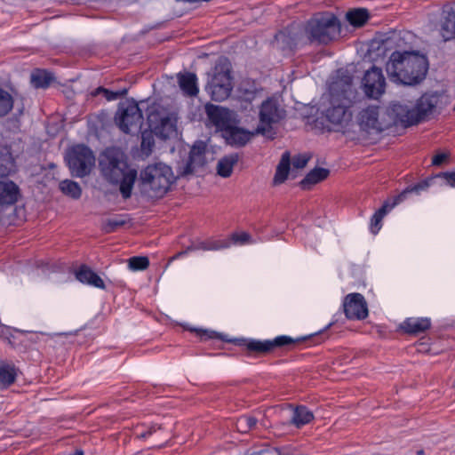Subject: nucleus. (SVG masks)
<instances>
[{
  "label": "nucleus",
  "mask_w": 455,
  "mask_h": 455,
  "mask_svg": "<svg viewBox=\"0 0 455 455\" xmlns=\"http://www.w3.org/2000/svg\"><path fill=\"white\" fill-rule=\"evenodd\" d=\"M350 85H351V78H348V81L347 82V86L348 89H350Z\"/></svg>",
  "instance_id": "3c124183"
},
{
  "label": "nucleus",
  "mask_w": 455,
  "mask_h": 455,
  "mask_svg": "<svg viewBox=\"0 0 455 455\" xmlns=\"http://www.w3.org/2000/svg\"><path fill=\"white\" fill-rule=\"evenodd\" d=\"M291 165V155L288 151L282 155L281 160L276 166L275 173L274 176L273 183L280 185L283 183L289 175Z\"/></svg>",
  "instance_id": "a878e982"
},
{
  "label": "nucleus",
  "mask_w": 455,
  "mask_h": 455,
  "mask_svg": "<svg viewBox=\"0 0 455 455\" xmlns=\"http://www.w3.org/2000/svg\"><path fill=\"white\" fill-rule=\"evenodd\" d=\"M427 58L415 52L395 51L386 64L391 80L409 85L421 82L427 75Z\"/></svg>",
  "instance_id": "f03ea898"
},
{
  "label": "nucleus",
  "mask_w": 455,
  "mask_h": 455,
  "mask_svg": "<svg viewBox=\"0 0 455 455\" xmlns=\"http://www.w3.org/2000/svg\"><path fill=\"white\" fill-rule=\"evenodd\" d=\"M4 167V172H9L12 167H13V159L12 157V155L6 151L5 155L4 156L3 159L0 158V167Z\"/></svg>",
  "instance_id": "37998d69"
},
{
  "label": "nucleus",
  "mask_w": 455,
  "mask_h": 455,
  "mask_svg": "<svg viewBox=\"0 0 455 455\" xmlns=\"http://www.w3.org/2000/svg\"><path fill=\"white\" fill-rule=\"evenodd\" d=\"M256 134V130L254 132H250L246 129L238 127L237 124H231L225 132H222V136L226 140L227 143L235 147L244 146Z\"/></svg>",
  "instance_id": "a211bd4d"
},
{
  "label": "nucleus",
  "mask_w": 455,
  "mask_h": 455,
  "mask_svg": "<svg viewBox=\"0 0 455 455\" xmlns=\"http://www.w3.org/2000/svg\"><path fill=\"white\" fill-rule=\"evenodd\" d=\"M189 251H190V250H188V247L185 251H180V252L176 253L174 256L170 258L169 264L171 262H172L173 260L178 259L187 255Z\"/></svg>",
  "instance_id": "09e8293b"
},
{
  "label": "nucleus",
  "mask_w": 455,
  "mask_h": 455,
  "mask_svg": "<svg viewBox=\"0 0 455 455\" xmlns=\"http://www.w3.org/2000/svg\"><path fill=\"white\" fill-rule=\"evenodd\" d=\"M286 115L285 109L274 97L263 100L259 107V124L256 133L268 136L272 133L274 126L278 124Z\"/></svg>",
  "instance_id": "0eeeda50"
},
{
  "label": "nucleus",
  "mask_w": 455,
  "mask_h": 455,
  "mask_svg": "<svg viewBox=\"0 0 455 455\" xmlns=\"http://www.w3.org/2000/svg\"><path fill=\"white\" fill-rule=\"evenodd\" d=\"M206 146L204 142L196 143L190 150L189 160L187 165L188 172H193L197 168L206 164L205 159Z\"/></svg>",
  "instance_id": "aec40b11"
},
{
  "label": "nucleus",
  "mask_w": 455,
  "mask_h": 455,
  "mask_svg": "<svg viewBox=\"0 0 455 455\" xmlns=\"http://www.w3.org/2000/svg\"><path fill=\"white\" fill-rule=\"evenodd\" d=\"M228 244L223 243L217 241H200L196 243H193L190 246H188V250L190 251L204 250V251H215L228 247Z\"/></svg>",
  "instance_id": "2f4dec72"
},
{
  "label": "nucleus",
  "mask_w": 455,
  "mask_h": 455,
  "mask_svg": "<svg viewBox=\"0 0 455 455\" xmlns=\"http://www.w3.org/2000/svg\"><path fill=\"white\" fill-rule=\"evenodd\" d=\"M99 165L102 176L109 183L119 185L122 197L130 198L138 172L127 163L125 155L119 149L108 148L100 156Z\"/></svg>",
  "instance_id": "f257e3e1"
},
{
  "label": "nucleus",
  "mask_w": 455,
  "mask_h": 455,
  "mask_svg": "<svg viewBox=\"0 0 455 455\" xmlns=\"http://www.w3.org/2000/svg\"><path fill=\"white\" fill-rule=\"evenodd\" d=\"M124 223L125 221L122 219H108L102 223V230L105 233H112L115 232L117 228L123 226Z\"/></svg>",
  "instance_id": "a19ab883"
},
{
  "label": "nucleus",
  "mask_w": 455,
  "mask_h": 455,
  "mask_svg": "<svg viewBox=\"0 0 455 455\" xmlns=\"http://www.w3.org/2000/svg\"><path fill=\"white\" fill-rule=\"evenodd\" d=\"M74 455H84L82 451H76Z\"/></svg>",
  "instance_id": "603ef678"
},
{
  "label": "nucleus",
  "mask_w": 455,
  "mask_h": 455,
  "mask_svg": "<svg viewBox=\"0 0 455 455\" xmlns=\"http://www.w3.org/2000/svg\"><path fill=\"white\" fill-rule=\"evenodd\" d=\"M52 80V76L51 74L44 70H36L31 75V83L36 88L47 87Z\"/></svg>",
  "instance_id": "473e14b6"
},
{
  "label": "nucleus",
  "mask_w": 455,
  "mask_h": 455,
  "mask_svg": "<svg viewBox=\"0 0 455 455\" xmlns=\"http://www.w3.org/2000/svg\"><path fill=\"white\" fill-rule=\"evenodd\" d=\"M231 240L235 244L251 243V236L246 232L234 233L231 235Z\"/></svg>",
  "instance_id": "79ce46f5"
},
{
  "label": "nucleus",
  "mask_w": 455,
  "mask_h": 455,
  "mask_svg": "<svg viewBox=\"0 0 455 455\" xmlns=\"http://www.w3.org/2000/svg\"><path fill=\"white\" fill-rule=\"evenodd\" d=\"M148 121L152 132L162 139H168L176 133V119L164 111H150Z\"/></svg>",
  "instance_id": "f8f14e48"
},
{
  "label": "nucleus",
  "mask_w": 455,
  "mask_h": 455,
  "mask_svg": "<svg viewBox=\"0 0 455 455\" xmlns=\"http://www.w3.org/2000/svg\"><path fill=\"white\" fill-rule=\"evenodd\" d=\"M431 323L428 318H408L402 323V329L411 334H418L429 329Z\"/></svg>",
  "instance_id": "393cba45"
},
{
  "label": "nucleus",
  "mask_w": 455,
  "mask_h": 455,
  "mask_svg": "<svg viewBox=\"0 0 455 455\" xmlns=\"http://www.w3.org/2000/svg\"><path fill=\"white\" fill-rule=\"evenodd\" d=\"M200 337L202 339H220V336L219 333L212 331H200Z\"/></svg>",
  "instance_id": "a18cd8bd"
},
{
  "label": "nucleus",
  "mask_w": 455,
  "mask_h": 455,
  "mask_svg": "<svg viewBox=\"0 0 455 455\" xmlns=\"http://www.w3.org/2000/svg\"><path fill=\"white\" fill-rule=\"evenodd\" d=\"M233 89L231 68L226 59L220 60L212 70L206 85V91L212 100L222 101L228 98Z\"/></svg>",
  "instance_id": "423d86ee"
},
{
  "label": "nucleus",
  "mask_w": 455,
  "mask_h": 455,
  "mask_svg": "<svg viewBox=\"0 0 455 455\" xmlns=\"http://www.w3.org/2000/svg\"><path fill=\"white\" fill-rule=\"evenodd\" d=\"M302 340H304V338L294 339L289 336L282 335L275 338L273 340L251 339L246 341L245 347L251 352L264 354L272 351L275 347L287 346Z\"/></svg>",
  "instance_id": "f3484780"
},
{
  "label": "nucleus",
  "mask_w": 455,
  "mask_h": 455,
  "mask_svg": "<svg viewBox=\"0 0 455 455\" xmlns=\"http://www.w3.org/2000/svg\"><path fill=\"white\" fill-rule=\"evenodd\" d=\"M369 14L365 9H354L347 13V20L355 27L363 26L368 20Z\"/></svg>",
  "instance_id": "7c9ffc66"
},
{
  "label": "nucleus",
  "mask_w": 455,
  "mask_h": 455,
  "mask_svg": "<svg viewBox=\"0 0 455 455\" xmlns=\"http://www.w3.org/2000/svg\"><path fill=\"white\" fill-rule=\"evenodd\" d=\"M19 197L20 188L13 181H0V205L14 204Z\"/></svg>",
  "instance_id": "6ab92c4d"
},
{
  "label": "nucleus",
  "mask_w": 455,
  "mask_h": 455,
  "mask_svg": "<svg viewBox=\"0 0 455 455\" xmlns=\"http://www.w3.org/2000/svg\"><path fill=\"white\" fill-rule=\"evenodd\" d=\"M448 157V155L445 153H441L435 155L432 159V164L434 165H441Z\"/></svg>",
  "instance_id": "49530a36"
},
{
  "label": "nucleus",
  "mask_w": 455,
  "mask_h": 455,
  "mask_svg": "<svg viewBox=\"0 0 455 455\" xmlns=\"http://www.w3.org/2000/svg\"><path fill=\"white\" fill-rule=\"evenodd\" d=\"M66 161L71 173L79 178L88 175L95 164V156L92 151L84 146L73 147L66 156Z\"/></svg>",
  "instance_id": "9d476101"
},
{
  "label": "nucleus",
  "mask_w": 455,
  "mask_h": 455,
  "mask_svg": "<svg viewBox=\"0 0 455 455\" xmlns=\"http://www.w3.org/2000/svg\"><path fill=\"white\" fill-rule=\"evenodd\" d=\"M261 90L257 89L254 86L244 87L242 86L238 90L237 100L239 102V108L243 110H247L250 106L260 97Z\"/></svg>",
  "instance_id": "4be33fe9"
},
{
  "label": "nucleus",
  "mask_w": 455,
  "mask_h": 455,
  "mask_svg": "<svg viewBox=\"0 0 455 455\" xmlns=\"http://www.w3.org/2000/svg\"><path fill=\"white\" fill-rule=\"evenodd\" d=\"M304 32L310 43L328 44L339 36L340 24L331 12L317 13L307 22Z\"/></svg>",
  "instance_id": "20e7f679"
},
{
  "label": "nucleus",
  "mask_w": 455,
  "mask_h": 455,
  "mask_svg": "<svg viewBox=\"0 0 455 455\" xmlns=\"http://www.w3.org/2000/svg\"><path fill=\"white\" fill-rule=\"evenodd\" d=\"M13 103L11 93L0 88V117L6 116L12 109Z\"/></svg>",
  "instance_id": "f704fd0d"
},
{
  "label": "nucleus",
  "mask_w": 455,
  "mask_h": 455,
  "mask_svg": "<svg viewBox=\"0 0 455 455\" xmlns=\"http://www.w3.org/2000/svg\"><path fill=\"white\" fill-rule=\"evenodd\" d=\"M362 89L368 98L379 99L386 89L382 69L374 66L368 69L362 79Z\"/></svg>",
  "instance_id": "ddd939ff"
},
{
  "label": "nucleus",
  "mask_w": 455,
  "mask_h": 455,
  "mask_svg": "<svg viewBox=\"0 0 455 455\" xmlns=\"http://www.w3.org/2000/svg\"><path fill=\"white\" fill-rule=\"evenodd\" d=\"M257 419L250 416H242L237 419L236 428L242 433L250 431L256 426Z\"/></svg>",
  "instance_id": "e433bc0d"
},
{
  "label": "nucleus",
  "mask_w": 455,
  "mask_h": 455,
  "mask_svg": "<svg viewBox=\"0 0 455 455\" xmlns=\"http://www.w3.org/2000/svg\"><path fill=\"white\" fill-rule=\"evenodd\" d=\"M115 122L124 133L138 132L143 123V115L138 103L133 100L122 102L115 116Z\"/></svg>",
  "instance_id": "1a4fd4ad"
},
{
  "label": "nucleus",
  "mask_w": 455,
  "mask_h": 455,
  "mask_svg": "<svg viewBox=\"0 0 455 455\" xmlns=\"http://www.w3.org/2000/svg\"><path fill=\"white\" fill-rule=\"evenodd\" d=\"M350 103L348 90H343L339 93L336 92V88L333 86L331 89L330 106L324 111L326 119L334 125L347 124L351 119V113L348 111Z\"/></svg>",
  "instance_id": "6e6552de"
},
{
  "label": "nucleus",
  "mask_w": 455,
  "mask_h": 455,
  "mask_svg": "<svg viewBox=\"0 0 455 455\" xmlns=\"http://www.w3.org/2000/svg\"><path fill=\"white\" fill-rule=\"evenodd\" d=\"M441 35L447 41L455 37V14H450L443 22Z\"/></svg>",
  "instance_id": "72a5a7b5"
},
{
  "label": "nucleus",
  "mask_w": 455,
  "mask_h": 455,
  "mask_svg": "<svg viewBox=\"0 0 455 455\" xmlns=\"http://www.w3.org/2000/svg\"><path fill=\"white\" fill-rule=\"evenodd\" d=\"M149 260L148 257L137 256L128 259V267L132 271H141L148 268Z\"/></svg>",
  "instance_id": "c9c22d12"
},
{
  "label": "nucleus",
  "mask_w": 455,
  "mask_h": 455,
  "mask_svg": "<svg viewBox=\"0 0 455 455\" xmlns=\"http://www.w3.org/2000/svg\"><path fill=\"white\" fill-rule=\"evenodd\" d=\"M344 313L350 320H362L368 316V307L364 297L360 293L347 295L343 302Z\"/></svg>",
  "instance_id": "dca6fc26"
},
{
  "label": "nucleus",
  "mask_w": 455,
  "mask_h": 455,
  "mask_svg": "<svg viewBox=\"0 0 455 455\" xmlns=\"http://www.w3.org/2000/svg\"><path fill=\"white\" fill-rule=\"evenodd\" d=\"M439 95L426 93L416 101L403 100L393 102L387 111L394 124L411 126L432 116L438 106Z\"/></svg>",
  "instance_id": "7ed1b4c3"
},
{
  "label": "nucleus",
  "mask_w": 455,
  "mask_h": 455,
  "mask_svg": "<svg viewBox=\"0 0 455 455\" xmlns=\"http://www.w3.org/2000/svg\"><path fill=\"white\" fill-rule=\"evenodd\" d=\"M17 371L14 366L9 364L0 365V387H7L15 381Z\"/></svg>",
  "instance_id": "c756f323"
},
{
  "label": "nucleus",
  "mask_w": 455,
  "mask_h": 455,
  "mask_svg": "<svg viewBox=\"0 0 455 455\" xmlns=\"http://www.w3.org/2000/svg\"><path fill=\"white\" fill-rule=\"evenodd\" d=\"M189 251H190V250H188V247L185 251H180V252L176 253L174 256L170 258L169 264L171 262H172L173 260L178 259L187 255Z\"/></svg>",
  "instance_id": "de8ad7c7"
},
{
  "label": "nucleus",
  "mask_w": 455,
  "mask_h": 455,
  "mask_svg": "<svg viewBox=\"0 0 455 455\" xmlns=\"http://www.w3.org/2000/svg\"><path fill=\"white\" fill-rule=\"evenodd\" d=\"M237 162V154H231L222 157L218 163L217 173L223 178L229 177L232 174L234 166Z\"/></svg>",
  "instance_id": "cd10ccee"
},
{
  "label": "nucleus",
  "mask_w": 455,
  "mask_h": 455,
  "mask_svg": "<svg viewBox=\"0 0 455 455\" xmlns=\"http://www.w3.org/2000/svg\"><path fill=\"white\" fill-rule=\"evenodd\" d=\"M141 184L152 192V196L162 197L175 181L172 169L164 164H148L140 174Z\"/></svg>",
  "instance_id": "39448f33"
},
{
  "label": "nucleus",
  "mask_w": 455,
  "mask_h": 455,
  "mask_svg": "<svg viewBox=\"0 0 455 455\" xmlns=\"http://www.w3.org/2000/svg\"><path fill=\"white\" fill-rule=\"evenodd\" d=\"M429 181H421L414 186L408 187L402 193L396 196L392 203L385 202L380 209H379L371 218L370 229L376 235L381 228V221L386 214L395 205L404 201L411 193L419 194L428 188Z\"/></svg>",
  "instance_id": "9b49d317"
},
{
  "label": "nucleus",
  "mask_w": 455,
  "mask_h": 455,
  "mask_svg": "<svg viewBox=\"0 0 455 455\" xmlns=\"http://www.w3.org/2000/svg\"><path fill=\"white\" fill-rule=\"evenodd\" d=\"M436 180H442L444 184L450 187H455V172H442L435 177L428 178L424 181H429L428 187H430Z\"/></svg>",
  "instance_id": "4c0bfd02"
},
{
  "label": "nucleus",
  "mask_w": 455,
  "mask_h": 455,
  "mask_svg": "<svg viewBox=\"0 0 455 455\" xmlns=\"http://www.w3.org/2000/svg\"><path fill=\"white\" fill-rule=\"evenodd\" d=\"M76 279L83 283L105 289V283L102 278L93 270L86 266H82L76 273Z\"/></svg>",
  "instance_id": "412c9836"
},
{
  "label": "nucleus",
  "mask_w": 455,
  "mask_h": 455,
  "mask_svg": "<svg viewBox=\"0 0 455 455\" xmlns=\"http://www.w3.org/2000/svg\"><path fill=\"white\" fill-rule=\"evenodd\" d=\"M59 188L65 196L77 200L82 196V188L80 185L71 180H61L59 184Z\"/></svg>",
  "instance_id": "c85d7f7f"
},
{
  "label": "nucleus",
  "mask_w": 455,
  "mask_h": 455,
  "mask_svg": "<svg viewBox=\"0 0 455 455\" xmlns=\"http://www.w3.org/2000/svg\"><path fill=\"white\" fill-rule=\"evenodd\" d=\"M126 93V90H123L121 92H112L103 87H98L96 90L92 92V96H98L102 94L108 101L115 100L119 97L124 95Z\"/></svg>",
  "instance_id": "58836bf2"
},
{
  "label": "nucleus",
  "mask_w": 455,
  "mask_h": 455,
  "mask_svg": "<svg viewBox=\"0 0 455 455\" xmlns=\"http://www.w3.org/2000/svg\"><path fill=\"white\" fill-rule=\"evenodd\" d=\"M309 161V156L307 155H298L292 160V164L297 169L304 168L307 162Z\"/></svg>",
  "instance_id": "c03bdc74"
},
{
  "label": "nucleus",
  "mask_w": 455,
  "mask_h": 455,
  "mask_svg": "<svg viewBox=\"0 0 455 455\" xmlns=\"http://www.w3.org/2000/svg\"><path fill=\"white\" fill-rule=\"evenodd\" d=\"M314 419V414L306 406L300 405L293 408L290 423L297 428L310 423Z\"/></svg>",
  "instance_id": "b1692460"
},
{
  "label": "nucleus",
  "mask_w": 455,
  "mask_h": 455,
  "mask_svg": "<svg viewBox=\"0 0 455 455\" xmlns=\"http://www.w3.org/2000/svg\"><path fill=\"white\" fill-rule=\"evenodd\" d=\"M156 428L155 427H151L148 431L139 434V436L140 438H147L148 436L151 435L154 432H156Z\"/></svg>",
  "instance_id": "8fccbe9b"
},
{
  "label": "nucleus",
  "mask_w": 455,
  "mask_h": 455,
  "mask_svg": "<svg viewBox=\"0 0 455 455\" xmlns=\"http://www.w3.org/2000/svg\"><path fill=\"white\" fill-rule=\"evenodd\" d=\"M178 82L182 92L188 96H196L199 90L197 77L195 74L186 72L178 75Z\"/></svg>",
  "instance_id": "5701e85b"
},
{
  "label": "nucleus",
  "mask_w": 455,
  "mask_h": 455,
  "mask_svg": "<svg viewBox=\"0 0 455 455\" xmlns=\"http://www.w3.org/2000/svg\"><path fill=\"white\" fill-rule=\"evenodd\" d=\"M155 145L154 137L152 132H144L141 135V150L147 156H148L152 152V148Z\"/></svg>",
  "instance_id": "ea45409f"
},
{
  "label": "nucleus",
  "mask_w": 455,
  "mask_h": 455,
  "mask_svg": "<svg viewBox=\"0 0 455 455\" xmlns=\"http://www.w3.org/2000/svg\"><path fill=\"white\" fill-rule=\"evenodd\" d=\"M357 122L360 127L367 132H381L388 125L380 116L379 108L377 106H368L363 108L358 113Z\"/></svg>",
  "instance_id": "2eb2a0df"
},
{
  "label": "nucleus",
  "mask_w": 455,
  "mask_h": 455,
  "mask_svg": "<svg viewBox=\"0 0 455 455\" xmlns=\"http://www.w3.org/2000/svg\"><path fill=\"white\" fill-rule=\"evenodd\" d=\"M205 112L210 122L222 132L231 124H238L240 122L235 111L223 107L207 104Z\"/></svg>",
  "instance_id": "4468645a"
},
{
  "label": "nucleus",
  "mask_w": 455,
  "mask_h": 455,
  "mask_svg": "<svg viewBox=\"0 0 455 455\" xmlns=\"http://www.w3.org/2000/svg\"><path fill=\"white\" fill-rule=\"evenodd\" d=\"M330 171L325 168H315L300 181L303 189H310L312 186L323 181L329 176Z\"/></svg>",
  "instance_id": "bb28decb"
}]
</instances>
